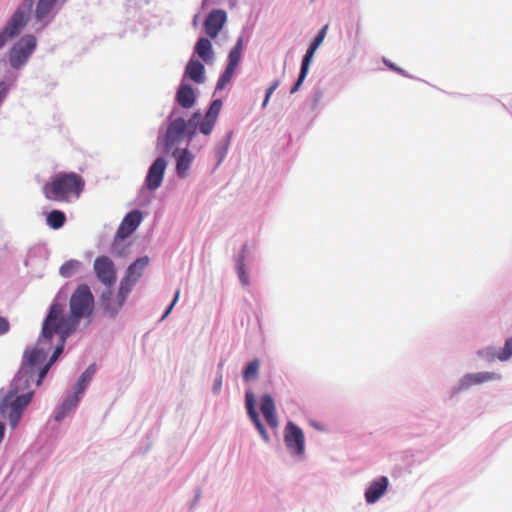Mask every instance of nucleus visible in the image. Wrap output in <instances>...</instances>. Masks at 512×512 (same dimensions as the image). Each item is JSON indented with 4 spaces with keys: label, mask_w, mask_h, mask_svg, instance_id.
Instances as JSON below:
<instances>
[{
    "label": "nucleus",
    "mask_w": 512,
    "mask_h": 512,
    "mask_svg": "<svg viewBox=\"0 0 512 512\" xmlns=\"http://www.w3.org/2000/svg\"><path fill=\"white\" fill-rule=\"evenodd\" d=\"M241 53H242V39H238L234 47L230 50L229 56H228V64L227 67L232 68L236 70L239 61L241 59Z\"/></svg>",
    "instance_id": "nucleus-29"
},
{
    "label": "nucleus",
    "mask_w": 512,
    "mask_h": 512,
    "mask_svg": "<svg viewBox=\"0 0 512 512\" xmlns=\"http://www.w3.org/2000/svg\"><path fill=\"white\" fill-rule=\"evenodd\" d=\"M235 73V70L232 69V68H229L226 66V69L225 71L222 73V75L219 77L218 81H217V84H216V89L217 90H222L224 89V87L226 86L227 83H229L233 77Z\"/></svg>",
    "instance_id": "nucleus-32"
},
{
    "label": "nucleus",
    "mask_w": 512,
    "mask_h": 512,
    "mask_svg": "<svg viewBox=\"0 0 512 512\" xmlns=\"http://www.w3.org/2000/svg\"><path fill=\"white\" fill-rule=\"evenodd\" d=\"M59 336L61 339V343L55 348L49 362H47L45 365H43L42 368H40L39 374H38V379H36L37 386H39L42 383V381L45 378V376L47 375L50 367L58 359V357L61 355V353L63 351V347H64V344H65L67 338H63L62 335H59Z\"/></svg>",
    "instance_id": "nucleus-22"
},
{
    "label": "nucleus",
    "mask_w": 512,
    "mask_h": 512,
    "mask_svg": "<svg viewBox=\"0 0 512 512\" xmlns=\"http://www.w3.org/2000/svg\"><path fill=\"white\" fill-rule=\"evenodd\" d=\"M225 21L226 13L223 10L215 9L211 11L204 22L206 34L212 39L216 38Z\"/></svg>",
    "instance_id": "nucleus-14"
},
{
    "label": "nucleus",
    "mask_w": 512,
    "mask_h": 512,
    "mask_svg": "<svg viewBox=\"0 0 512 512\" xmlns=\"http://www.w3.org/2000/svg\"><path fill=\"white\" fill-rule=\"evenodd\" d=\"M79 396V394H76V392H74L73 395L67 397L55 412V420L61 421L69 411L74 409L80 400Z\"/></svg>",
    "instance_id": "nucleus-24"
},
{
    "label": "nucleus",
    "mask_w": 512,
    "mask_h": 512,
    "mask_svg": "<svg viewBox=\"0 0 512 512\" xmlns=\"http://www.w3.org/2000/svg\"><path fill=\"white\" fill-rule=\"evenodd\" d=\"M84 185V179L79 174L60 172L44 184L42 191L47 200L70 202L80 197Z\"/></svg>",
    "instance_id": "nucleus-3"
},
{
    "label": "nucleus",
    "mask_w": 512,
    "mask_h": 512,
    "mask_svg": "<svg viewBox=\"0 0 512 512\" xmlns=\"http://www.w3.org/2000/svg\"><path fill=\"white\" fill-rule=\"evenodd\" d=\"M284 442L291 454L301 456L305 451V437L302 429L289 421L284 430Z\"/></svg>",
    "instance_id": "nucleus-9"
},
{
    "label": "nucleus",
    "mask_w": 512,
    "mask_h": 512,
    "mask_svg": "<svg viewBox=\"0 0 512 512\" xmlns=\"http://www.w3.org/2000/svg\"><path fill=\"white\" fill-rule=\"evenodd\" d=\"M280 84V81L279 80H274L272 82V84L267 88L266 90V96H265V99H264V102H263V106L265 107L269 101V98L271 97V95L273 94V92L277 89V87L279 86Z\"/></svg>",
    "instance_id": "nucleus-37"
},
{
    "label": "nucleus",
    "mask_w": 512,
    "mask_h": 512,
    "mask_svg": "<svg viewBox=\"0 0 512 512\" xmlns=\"http://www.w3.org/2000/svg\"><path fill=\"white\" fill-rule=\"evenodd\" d=\"M81 267V263L77 260H68L60 267V275L69 278Z\"/></svg>",
    "instance_id": "nucleus-30"
},
{
    "label": "nucleus",
    "mask_w": 512,
    "mask_h": 512,
    "mask_svg": "<svg viewBox=\"0 0 512 512\" xmlns=\"http://www.w3.org/2000/svg\"><path fill=\"white\" fill-rule=\"evenodd\" d=\"M512 356V338L506 340L504 348L498 353L497 359L506 361Z\"/></svg>",
    "instance_id": "nucleus-33"
},
{
    "label": "nucleus",
    "mask_w": 512,
    "mask_h": 512,
    "mask_svg": "<svg viewBox=\"0 0 512 512\" xmlns=\"http://www.w3.org/2000/svg\"><path fill=\"white\" fill-rule=\"evenodd\" d=\"M66 221L65 214L60 210L51 211L46 218L47 225L52 229H60Z\"/></svg>",
    "instance_id": "nucleus-28"
},
{
    "label": "nucleus",
    "mask_w": 512,
    "mask_h": 512,
    "mask_svg": "<svg viewBox=\"0 0 512 512\" xmlns=\"http://www.w3.org/2000/svg\"><path fill=\"white\" fill-rule=\"evenodd\" d=\"M179 295H180V290H177L176 293H175V296H174V299L172 301V303L170 304V306L167 308V310L165 311L162 319L166 318L172 311L174 305L176 304V302L178 301L179 299Z\"/></svg>",
    "instance_id": "nucleus-40"
},
{
    "label": "nucleus",
    "mask_w": 512,
    "mask_h": 512,
    "mask_svg": "<svg viewBox=\"0 0 512 512\" xmlns=\"http://www.w3.org/2000/svg\"><path fill=\"white\" fill-rule=\"evenodd\" d=\"M166 167L167 161L163 157H158L149 167L145 185L150 191H155L161 186Z\"/></svg>",
    "instance_id": "nucleus-11"
},
{
    "label": "nucleus",
    "mask_w": 512,
    "mask_h": 512,
    "mask_svg": "<svg viewBox=\"0 0 512 512\" xmlns=\"http://www.w3.org/2000/svg\"><path fill=\"white\" fill-rule=\"evenodd\" d=\"M96 373V365L91 364L88 366V368L82 373L80 376L78 382L75 385V391L76 394L82 395L84 391L86 390V387L88 386L89 382L92 380L93 376Z\"/></svg>",
    "instance_id": "nucleus-26"
},
{
    "label": "nucleus",
    "mask_w": 512,
    "mask_h": 512,
    "mask_svg": "<svg viewBox=\"0 0 512 512\" xmlns=\"http://www.w3.org/2000/svg\"><path fill=\"white\" fill-rule=\"evenodd\" d=\"M95 310V300L90 287L80 284L69 300V315H64L61 304L53 302L42 325V338L50 340L54 334L68 338L74 333L81 320L91 323Z\"/></svg>",
    "instance_id": "nucleus-1"
},
{
    "label": "nucleus",
    "mask_w": 512,
    "mask_h": 512,
    "mask_svg": "<svg viewBox=\"0 0 512 512\" xmlns=\"http://www.w3.org/2000/svg\"><path fill=\"white\" fill-rule=\"evenodd\" d=\"M46 353L42 349L29 348L25 350L22 365L13 379L14 391H24L30 383L38 377L39 370L46 360Z\"/></svg>",
    "instance_id": "nucleus-4"
},
{
    "label": "nucleus",
    "mask_w": 512,
    "mask_h": 512,
    "mask_svg": "<svg viewBox=\"0 0 512 512\" xmlns=\"http://www.w3.org/2000/svg\"><path fill=\"white\" fill-rule=\"evenodd\" d=\"M221 108H222V101L219 99L214 100L211 103L208 111L206 112L204 120H203V124L200 128H211L215 124Z\"/></svg>",
    "instance_id": "nucleus-25"
},
{
    "label": "nucleus",
    "mask_w": 512,
    "mask_h": 512,
    "mask_svg": "<svg viewBox=\"0 0 512 512\" xmlns=\"http://www.w3.org/2000/svg\"><path fill=\"white\" fill-rule=\"evenodd\" d=\"M222 380H223L222 373H219L217 378L214 381V384H213V392L215 394H218L220 392V390L222 388Z\"/></svg>",
    "instance_id": "nucleus-39"
},
{
    "label": "nucleus",
    "mask_w": 512,
    "mask_h": 512,
    "mask_svg": "<svg viewBox=\"0 0 512 512\" xmlns=\"http://www.w3.org/2000/svg\"><path fill=\"white\" fill-rule=\"evenodd\" d=\"M389 481L386 476H381L372 481L365 491V500L368 504L377 502L386 492Z\"/></svg>",
    "instance_id": "nucleus-15"
},
{
    "label": "nucleus",
    "mask_w": 512,
    "mask_h": 512,
    "mask_svg": "<svg viewBox=\"0 0 512 512\" xmlns=\"http://www.w3.org/2000/svg\"><path fill=\"white\" fill-rule=\"evenodd\" d=\"M93 270L97 279L107 288H111L116 282V267L107 256H98L93 263Z\"/></svg>",
    "instance_id": "nucleus-8"
},
{
    "label": "nucleus",
    "mask_w": 512,
    "mask_h": 512,
    "mask_svg": "<svg viewBox=\"0 0 512 512\" xmlns=\"http://www.w3.org/2000/svg\"><path fill=\"white\" fill-rule=\"evenodd\" d=\"M259 361L257 359L249 362L243 372V378L248 381L254 379L258 375Z\"/></svg>",
    "instance_id": "nucleus-31"
},
{
    "label": "nucleus",
    "mask_w": 512,
    "mask_h": 512,
    "mask_svg": "<svg viewBox=\"0 0 512 512\" xmlns=\"http://www.w3.org/2000/svg\"><path fill=\"white\" fill-rule=\"evenodd\" d=\"M149 262L148 257H142L134 261L126 271L125 276L121 280L120 284L124 287V291L131 292L136 282L142 276L144 269L147 267Z\"/></svg>",
    "instance_id": "nucleus-12"
},
{
    "label": "nucleus",
    "mask_w": 512,
    "mask_h": 512,
    "mask_svg": "<svg viewBox=\"0 0 512 512\" xmlns=\"http://www.w3.org/2000/svg\"><path fill=\"white\" fill-rule=\"evenodd\" d=\"M36 48V38L33 35H25L11 48L9 62L13 68H21Z\"/></svg>",
    "instance_id": "nucleus-7"
},
{
    "label": "nucleus",
    "mask_w": 512,
    "mask_h": 512,
    "mask_svg": "<svg viewBox=\"0 0 512 512\" xmlns=\"http://www.w3.org/2000/svg\"><path fill=\"white\" fill-rule=\"evenodd\" d=\"M177 101L183 108H190L195 102V93L190 85H181L177 91Z\"/></svg>",
    "instance_id": "nucleus-23"
},
{
    "label": "nucleus",
    "mask_w": 512,
    "mask_h": 512,
    "mask_svg": "<svg viewBox=\"0 0 512 512\" xmlns=\"http://www.w3.org/2000/svg\"><path fill=\"white\" fill-rule=\"evenodd\" d=\"M245 404H246L247 413H248L251 421L255 425L256 429L260 433V435L263 438V440L268 442L269 441V435H268L264 425L262 424V422H261V420L259 418V415H258V413H257V411L255 409V399H254V395L251 392H247L246 393V395H245Z\"/></svg>",
    "instance_id": "nucleus-16"
},
{
    "label": "nucleus",
    "mask_w": 512,
    "mask_h": 512,
    "mask_svg": "<svg viewBox=\"0 0 512 512\" xmlns=\"http://www.w3.org/2000/svg\"><path fill=\"white\" fill-rule=\"evenodd\" d=\"M4 430H5L4 424L0 422V442L2 441V439L4 437Z\"/></svg>",
    "instance_id": "nucleus-42"
},
{
    "label": "nucleus",
    "mask_w": 512,
    "mask_h": 512,
    "mask_svg": "<svg viewBox=\"0 0 512 512\" xmlns=\"http://www.w3.org/2000/svg\"><path fill=\"white\" fill-rule=\"evenodd\" d=\"M203 134L209 135L211 130H200Z\"/></svg>",
    "instance_id": "nucleus-43"
},
{
    "label": "nucleus",
    "mask_w": 512,
    "mask_h": 512,
    "mask_svg": "<svg viewBox=\"0 0 512 512\" xmlns=\"http://www.w3.org/2000/svg\"><path fill=\"white\" fill-rule=\"evenodd\" d=\"M57 0H39L36 5L35 18L38 22L48 23Z\"/></svg>",
    "instance_id": "nucleus-19"
},
{
    "label": "nucleus",
    "mask_w": 512,
    "mask_h": 512,
    "mask_svg": "<svg viewBox=\"0 0 512 512\" xmlns=\"http://www.w3.org/2000/svg\"><path fill=\"white\" fill-rule=\"evenodd\" d=\"M10 329V323L7 318L0 316V336L6 334Z\"/></svg>",
    "instance_id": "nucleus-38"
},
{
    "label": "nucleus",
    "mask_w": 512,
    "mask_h": 512,
    "mask_svg": "<svg viewBox=\"0 0 512 512\" xmlns=\"http://www.w3.org/2000/svg\"><path fill=\"white\" fill-rule=\"evenodd\" d=\"M34 0H23L20 6L16 9L7 25L0 32V48L5 45L8 39L17 36L26 26Z\"/></svg>",
    "instance_id": "nucleus-6"
},
{
    "label": "nucleus",
    "mask_w": 512,
    "mask_h": 512,
    "mask_svg": "<svg viewBox=\"0 0 512 512\" xmlns=\"http://www.w3.org/2000/svg\"><path fill=\"white\" fill-rule=\"evenodd\" d=\"M315 52L316 51L311 50L309 48L306 51V54L304 55V57L302 59V64H301V69H300V73H299L298 79H297V81L295 82V84L292 86V88L290 90L291 94L297 92L299 90L300 86L302 85L303 81L305 80V78H306V76L308 74L309 67H310V64H311V61H312V58H313Z\"/></svg>",
    "instance_id": "nucleus-21"
},
{
    "label": "nucleus",
    "mask_w": 512,
    "mask_h": 512,
    "mask_svg": "<svg viewBox=\"0 0 512 512\" xmlns=\"http://www.w3.org/2000/svg\"><path fill=\"white\" fill-rule=\"evenodd\" d=\"M205 68L199 60L191 59L185 69V75L195 83H203L205 80Z\"/></svg>",
    "instance_id": "nucleus-20"
},
{
    "label": "nucleus",
    "mask_w": 512,
    "mask_h": 512,
    "mask_svg": "<svg viewBox=\"0 0 512 512\" xmlns=\"http://www.w3.org/2000/svg\"><path fill=\"white\" fill-rule=\"evenodd\" d=\"M142 213L139 210L129 212L118 227L116 238L125 239L131 235L140 225Z\"/></svg>",
    "instance_id": "nucleus-13"
},
{
    "label": "nucleus",
    "mask_w": 512,
    "mask_h": 512,
    "mask_svg": "<svg viewBox=\"0 0 512 512\" xmlns=\"http://www.w3.org/2000/svg\"><path fill=\"white\" fill-rule=\"evenodd\" d=\"M129 293V291H124V287L121 284L119 285V290L116 295H113L110 290L104 292L101 296V306L103 310L110 316L116 315L124 305Z\"/></svg>",
    "instance_id": "nucleus-10"
},
{
    "label": "nucleus",
    "mask_w": 512,
    "mask_h": 512,
    "mask_svg": "<svg viewBox=\"0 0 512 512\" xmlns=\"http://www.w3.org/2000/svg\"><path fill=\"white\" fill-rule=\"evenodd\" d=\"M195 52L205 62H210L213 58L212 45L207 38H200L195 45Z\"/></svg>",
    "instance_id": "nucleus-27"
},
{
    "label": "nucleus",
    "mask_w": 512,
    "mask_h": 512,
    "mask_svg": "<svg viewBox=\"0 0 512 512\" xmlns=\"http://www.w3.org/2000/svg\"><path fill=\"white\" fill-rule=\"evenodd\" d=\"M260 410L271 428L278 427L275 402L270 394L262 395L260 399Z\"/></svg>",
    "instance_id": "nucleus-17"
},
{
    "label": "nucleus",
    "mask_w": 512,
    "mask_h": 512,
    "mask_svg": "<svg viewBox=\"0 0 512 512\" xmlns=\"http://www.w3.org/2000/svg\"><path fill=\"white\" fill-rule=\"evenodd\" d=\"M195 130H166L165 134L157 139V149L168 154L172 153L176 160V173L180 178H185L194 160V155L187 148H180L186 136L188 141L194 135Z\"/></svg>",
    "instance_id": "nucleus-2"
},
{
    "label": "nucleus",
    "mask_w": 512,
    "mask_h": 512,
    "mask_svg": "<svg viewBox=\"0 0 512 512\" xmlns=\"http://www.w3.org/2000/svg\"><path fill=\"white\" fill-rule=\"evenodd\" d=\"M185 126H186L185 121L183 119H178V120L174 121L169 128L180 129V128H185Z\"/></svg>",
    "instance_id": "nucleus-41"
},
{
    "label": "nucleus",
    "mask_w": 512,
    "mask_h": 512,
    "mask_svg": "<svg viewBox=\"0 0 512 512\" xmlns=\"http://www.w3.org/2000/svg\"><path fill=\"white\" fill-rule=\"evenodd\" d=\"M500 351H496L494 348L488 347L484 350H481L479 352L480 356H482L484 359L488 361H493L497 359V355Z\"/></svg>",
    "instance_id": "nucleus-36"
},
{
    "label": "nucleus",
    "mask_w": 512,
    "mask_h": 512,
    "mask_svg": "<svg viewBox=\"0 0 512 512\" xmlns=\"http://www.w3.org/2000/svg\"><path fill=\"white\" fill-rule=\"evenodd\" d=\"M328 30V25H325L317 34V36L314 38L312 43L309 46V49L316 51L318 47L322 44L324 41L326 34Z\"/></svg>",
    "instance_id": "nucleus-34"
},
{
    "label": "nucleus",
    "mask_w": 512,
    "mask_h": 512,
    "mask_svg": "<svg viewBox=\"0 0 512 512\" xmlns=\"http://www.w3.org/2000/svg\"><path fill=\"white\" fill-rule=\"evenodd\" d=\"M243 259H244V256H242V259L239 260V262L237 263V272H238V276H239V279L241 281V283L243 285H248L249 284V277H248V274L245 270V265L243 263Z\"/></svg>",
    "instance_id": "nucleus-35"
},
{
    "label": "nucleus",
    "mask_w": 512,
    "mask_h": 512,
    "mask_svg": "<svg viewBox=\"0 0 512 512\" xmlns=\"http://www.w3.org/2000/svg\"><path fill=\"white\" fill-rule=\"evenodd\" d=\"M501 376L494 372H478L470 373L463 377L461 381L462 387H470L477 384H482L488 381L499 380Z\"/></svg>",
    "instance_id": "nucleus-18"
},
{
    "label": "nucleus",
    "mask_w": 512,
    "mask_h": 512,
    "mask_svg": "<svg viewBox=\"0 0 512 512\" xmlns=\"http://www.w3.org/2000/svg\"><path fill=\"white\" fill-rule=\"evenodd\" d=\"M34 391L26 388L24 391H14L13 382L8 394L5 396L1 409L7 413L9 425L15 429L22 417L24 409L30 404Z\"/></svg>",
    "instance_id": "nucleus-5"
}]
</instances>
